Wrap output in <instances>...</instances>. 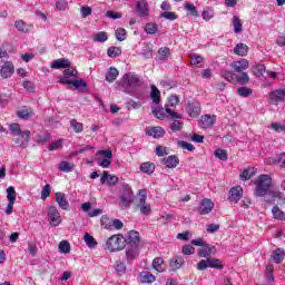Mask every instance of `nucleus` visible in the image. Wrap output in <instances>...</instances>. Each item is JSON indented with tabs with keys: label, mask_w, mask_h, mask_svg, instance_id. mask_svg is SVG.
<instances>
[{
	"label": "nucleus",
	"mask_w": 285,
	"mask_h": 285,
	"mask_svg": "<svg viewBox=\"0 0 285 285\" xmlns=\"http://www.w3.org/2000/svg\"><path fill=\"white\" fill-rule=\"evenodd\" d=\"M256 197H266L268 195L269 198H265L266 204H285L284 194L279 190H271V185L273 184V178L269 175H261L257 180H255Z\"/></svg>",
	"instance_id": "obj_1"
},
{
	"label": "nucleus",
	"mask_w": 285,
	"mask_h": 285,
	"mask_svg": "<svg viewBox=\"0 0 285 285\" xmlns=\"http://www.w3.org/2000/svg\"><path fill=\"white\" fill-rule=\"evenodd\" d=\"M9 132L11 137H20L16 139L17 146L27 148L30 141V130H21V125L13 122L9 125Z\"/></svg>",
	"instance_id": "obj_2"
},
{
	"label": "nucleus",
	"mask_w": 285,
	"mask_h": 285,
	"mask_svg": "<svg viewBox=\"0 0 285 285\" xmlns=\"http://www.w3.org/2000/svg\"><path fill=\"white\" fill-rule=\"evenodd\" d=\"M106 248L110 253H119V250L126 248V238L121 234L112 235L107 239Z\"/></svg>",
	"instance_id": "obj_3"
},
{
	"label": "nucleus",
	"mask_w": 285,
	"mask_h": 285,
	"mask_svg": "<svg viewBox=\"0 0 285 285\" xmlns=\"http://www.w3.org/2000/svg\"><path fill=\"white\" fill-rule=\"evenodd\" d=\"M135 202V193L128 184L122 185V191L120 195L119 206L120 208H130V205Z\"/></svg>",
	"instance_id": "obj_4"
},
{
	"label": "nucleus",
	"mask_w": 285,
	"mask_h": 285,
	"mask_svg": "<svg viewBox=\"0 0 285 285\" xmlns=\"http://www.w3.org/2000/svg\"><path fill=\"white\" fill-rule=\"evenodd\" d=\"M148 195L146 194V189H140L138 191V203L137 208H139L141 215H150L153 213V208L150 204L146 203Z\"/></svg>",
	"instance_id": "obj_5"
},
{
	"label": "nucleus",
	"mask_w": 285,
	"mask_h": 285,
	"mask_svg": "<svg viewBox=\"0 0 285 285\" xmlns=\"http://www.w3.org/2000/svg\"><path fill=\"white\" fill-rule=\"evenodd\" d=\"M153 114L155 115V117L157 119H166V115H169V117H171V119H183V116L180 114H177V111L168 108V106H166L165 109H164V107L154 109Z\"/></svg>",
	"instance_id": "obj_6"
},
{
	"label": "nucleus",
	"mask_w": 285,
	"mask_h": 285,
	"mask_svg": "<svg viewBox=\"0 0 285 285\" xmlns=\"http://www.w3.org/2000/svg\"><path fill=\"white\" fill-rule=\"evenodd\" d=\"M47 216L50 226L57 227L59 226V224H61V214L59 213V209H57L56 206L50 205L47 207Z\"/></svg>",
	"instance_id": "obj_7"
},
{
	"label": "nucleus",
	"mask_w": 285,
	"mask_h": 285,
	"mask_svg": "<svg viewBox=\"0 0 285 285\" xmlns=\"http://www.w3.org/2000/svg\"><path fill=\"white\" fill-rule=\"evenodd\" d=\"M185 110L189 117H199L202 115V105L196 100H188Z\"/></svg>",
	"instance_id": "obj_8"
},
{
	"label": "nucleus",
	"mask_w": 285,
	"mask_h": 285,
	"mask_svg": "<svg viewBox=\"0 0 285 285\" xmlns=\"http://www.w3.org/2000/svg\"><path fill=\"white\" fill-rule=\"evenodd\" d=\"M139 242H141V239L139 238V233L136 230H130L125 239V243L131 248H139Z\"/></svg>",
	"instance_id": "obj_9"
},
{
	"label": "nucleus",
	"mask_w": 285,
	"mask_h": 285,
	"mask_svg": "<svg viewBox=\"0 0 285 285\" xmlns=\"http://www.w3.org/2000/svg\"><path fill=\"white\" fill-rule=\"evenodd\" d=\"M59 83H62L63 86H75L77 89L79 88H88V85L83 79H68V78H59Z\"/></svg>",
	"instance_id": "obj_10"
},
{
	"label": "nucleus",
	"mask_w": 285,
	"mask_h": 285,
	"mask_svg": "<svg viewBox=\"0 0 285 285\" xmlns=\"http://www.w3.org/2000/svg\"><path fill=\"white\" fill-rule=\"evenodd\" d=\"M12 75H14V65L10 61L4 62L0 69V76L2 79H10Z\"/></svg>",
	"instance_id": "obj_11"
},
{
	"label": "nucleus",
	"mask_w": 285,
	"mask_h": 285,
	"mask_svg": "<svg viewBox=\"0 0 285 285\" xmlns=\"http://www.w3.org/2000/svg\"><path fill=\"white\" fill-rule=\"evenodd\" d=\"M124 86L132 87V86H139V76L128 72L125 73L122 77Z\"/></svg>",
	"instance_id": "obj_12"
},
{
	"label": "nucleus",
	"mask_w": 285,
	"mask_h": 285,
	"mask_svg": "<svg viewBox=\"0 0 285 285\" xmlns=\"http://www.w3.org/2000/svg\"><path fill=\"white\" fill-rule=\"evenodd\" d=\"M215 208V204L213 200L205 198L200 203V207L198 209L199 215H208Z\"/></svg>",
	"instance_id": "obj_13"
},
{
	"label": "nucleus",
	"mask_w": 285,
	"mask_h": 285,
	"mask_svg": "<svg viewBox=\"0 0 285 285\" xmlns=\"http://www.w3.org/2000/svg\"><path fill=\"white\" fill-rule=\"evenodd\" d=\"M160 164L166 166V168H177V166H179V157L176 155L165 157L160 159Z\"/></svg>",
	"instance_id": "obj_14"
},
{
	"label": "nucleus",
	"mask_w": 285,
	"mask_h": 285,
	"mask_svg": "<svg viewBox=\"0 0 285 285\" xmlns=\"http://www.w3.org/2000/svg\"><path fill=\"white\" fill-rule=\"evenodd\" d=\"M249 66H250V63L246 59L234 61L230 65L234 72H244V70H248Z\"/></svg>",
	"instance_id": "obj_15"
},
{
	"label": "nucleus",
	"mask_w": 285,
	"mask_h": 285,
	"mask_svg": "<svg viewBox=\"0 0 285 285\" xmlns=\"http://www.w3.org/2000/svg\"><path fill=\"white\" fill-rule=\"evenodd\" d=\"M70 66H72V62H70V60L66 58L56 59L51 62V68L56 70L70 68Z\"/></svg>",
	"instance_id": "obj_16"
},
{
	"label": "nucleus",
	"mask_w": 285,
	"mask_h": 285,
	"mask_svg": "<svg viewBox=\"0 0 285 285\" xmlns=\"http://www.w3.org/2000/svg\"><path fill=\"white\" fill-rule=\"evenodd\" d=\"M217 121V116L215 115H204L200 117L202 128H213Z\"/></svg>",
	"instance_id": "obj_17"
},
{
	"label": "nucleus",
	"mask_w": 285,
	"mask_h": 285,
	"mask_svg": "<svg viewBox=\"0 0 285 285\" xmlns=\"http://www.w3.org/2000/svg\"><path fill=\"white\" fill-rule=\"evenodd\" d=\"M244 195V189L240 186L232 187L229 190V202H235L237 204L238 199H242Z\"/></svg>",
	"instance_id": "obj_18"
},
{
	"label": "nucleus",
	"mask_w": 285,
	"mask_h": 285,
	"mask_svg": "<svg viewBox=\"0 0 285 285\" xmlns=\"http://www.w3.org/2000/svg\"><path fill=\"white\" fill-rule=\"evenodd\" d=\"M285 99V89H277L269 94V100L272 104H279Z\"/></svg>",
	"instance_id": "obj_19"
},
{
	"label": "nucleus",
	"mask_w": 285,
	"mask_h": 285,
	"mask_svg": "<svg viewBox=\"0 0 285 285\" xmlns=\"http://www.w3.org/2000/svg\"><path fill=\"white\" fill-rule=\"evenodd\" d=\"M146 135L154 137V139H159V137H164V135H166V131L161 127H148L146 129Z\"/></svg>",
	"instance_id": "obj_20"
},
{
	"label": "nucleus",
	"mask_w": 285,
	"mask_h": 285,
	"mask_svg": "<svg viewBox=\"0 0 285 285\" xmlns=\"http://www.w3.org/2000/svg\"><path fill=\"white\" fill-rule=\"evenodd\" d=\"M119 181V177L116 175H109L108 171H104L100 178V184H108V186H115Z\"/></svg>",
	"instance_id": "obj_21"
},
{
	"label": "nucleus",
	"mask_w": 285,
	"mask_h": 285,
	"mask_svg": "<svg viewBox=\"0 0 285 285\" xmlns=\"http://www.w3.org/2000/svg\"><path fill=\"white\" fill-rule=\"evenodd\" d=\"M136 10L140 17H148L150 9L148 8V2L146 0H140L136 4Z\"/></svg>",
	"instance_id": "obj_22"
},
{
	"label": "nucleus",
	"mask_w": 285,
	"mask_h": 285,
	"mask_svg": "<svg viewBox=\"0 0 285 285\" xmlns=\"http://www.w3.org/2000/svg\"><path fill=\"white\" fill-rule=\"evenodd\" d=\"M56 202L62 210H68V208H70V204L66 199V194L63 193H56Z\"/></svg>",
	"instance_id": "obj_23"
},
{
	"label": "nucleus",
	"mask_w": 285,
	"mask_h": 285,
	"mask_svg": "<svg viewBox=\"0 0 285 285\" xmlns=\"http://www.w3.org/2000/svg\"><path fill=\"white\" fill-rule=\"evenodd\" d=\"M184 264H185V261H184V257L181 256L173 257L169 262V266L171 271H179V268H181Z\"/></svg>",
	"instance_id": "obj_24"
},
{
	"label": "nucleus",
	"mask_w": 285,
	"mask_h": 285,
	"mask_svg": "<svg viewBox=\"0 0 285 285\" xmlns=\"http://www.w3.org/2000/svg\"><path fill=\"white\" fill-rule=\"evenodd\" d=\"M255 173H257V170L255 169V167H248L246 169H244L240 175H239V179L242 181H248V179H252L253 176L255 175Z\"/></svg>",
	"instance_id": "obj_25"
},
{
	"label": "nucleus",
	"mask_w": 285,
	"mask_h": 285,
	"mask_svg": "<svg viewBox=\"0 0 285 285\" xmlns=\"http://www.w3.org/2000/svg\"><path fill=\"white\" fill-rule=\"evenodd\" d=\"M58 170H60V173H72V170H75V163L62 160L58 165Z\"/></svg>",
	"instance_id": "obj_26"
},
{
	"label": "nucleus",
	"mask_w": 285,
	"mask_h": 285,
	"mask_svg": "<svg viewBox=\"0 0 285 285\" xmlns=\"http://www.w3.org/2000/svg\"><path fill=\"white\" fill-rule=\"evenodd\" d=\"M127 262H132L139 257V247H129L126 250Z\"/></svg>",
	"instance_id": "obj_27"
},
{
	"label": "nucleus",
	"mask_w": 285,
	"mask_h": 285,
	"mask_svg": "<svg viewBox=\"0 0 285 285\" xmlns=\"http://www.w3.org/2000/svg\"><path fill=\"white\" fill-rule=\"evenodd\" d=\"M70 77H72L73 79H78L79 78V71H77L76 68H66L63 70V77H60V79H70Z\"/></svg>",
	"instance_id": "obj_28"
},
{
	"label": "nucleus",
	"mask_w": 285,
	"mask_h": 285,
	"mask_svg": "<svg viewBox=\"0 0 285 285\" xmlns=\"http://www.w3.org/2000/svg\"><path fill=\"white\" fill-rule=\"evenodd\" d=\"M285 252L282 248H277L272 254V259H274L275 264H282L284 262Z\"/></svg>",
	"instance_id": "obj_29"
},
{
	"label": "nucleus",
	"mask_w": 285,
	"mask_h": 285,
	"mask_svg": "<svg viewBox=\"0 0 285 285\" xmlns=\"http://www.w3.org/2000/svg\"><path fill=\"white\" fill-rule=\"evenodd\" d=\"M117 77H119V70H117V68L115 67H110L106 73V81L112 83V81H115Z\"/></svg>",
	"instance_id": "obj_30"
},
{
	"label": "nucleus",
	"mask_w": 285,
	"mask_h": 285,
	"mask_svg": "<svg viewBox=\"0 0 285 285\" xmlns=\"http://www.w3.org/2000/svg\"><path fill=\"white\" fill-rule=\"evenodd\" d=\"M150 97L154 104H159L161 101V91H159V89L155 85H151Z\"/></svg>",
	"instance_id": "obj_31"
},
{
	"label": "nucleus",
	"mask_w": 285,
	"mask_h": 285,
	"mask_svg": "<svg viewBox=\"0 0 285 285\" xmlns=\"http://www.w3.org/2000/svg\"><path fill=\"white\" fill-rule=\"evenodd\" d=\"M32 115H35L32 109L27 107H23L22 109L17 111V117H19V119H28L29 117H32Z\"/></svg>",
	"instance_id": "obj_32"
},
{
	"label": "nucleus",
	"mask_w": 285,
	"mask_h": 285,
	"mask_svg": "<svg viewBox=\"0 0 285 285\" xmlns=\"http://www.w3.org/2000/svg\"><path fill=\"white\" fill-rule=\"evenodd\" d=\"M272 215L274 219H277L278 222H285V213L279 209L277 205L273 207Z\"/></svg>",
	"instance_id": "obj_33"
},
{
	"label": "nucleus",
	"mask_w": 285,
	"mask_h": 285,
	"mask_svg": "<svg viewBox=\"0 0 285 285\" xmlns=\"http://www.w3.org/2000/svg\"><path fill=\"white\" fill-rule=\"evenodd\" d=\"M153 268L157 271V273H164V271H166V268L164 267V258L156 257L153 261Z\"/></svg>",
	"instance_id": "obj_34"
},
{
	"label": "nucleus",
	"mask_w": 285,
	"mask_h": 285,
	"mask_svg": "<svg viewBox=\"0 0 285 285\" xmlns=\"http://www.w3.org/2000/svg\"><path fill=\"white\" fill-rule=\"evenodd\" d=\"M220 75L226 81H229L230 83H237V75L233 73L228 70H222Z\"/></svg>",
	"instance_id": "obj_35"
},
{
	"label": "nucleus",
	"mask_w": 285,
	"mask_h": 285,
	"mask_svg": "<svg viewBox=\"0 0 285 285\" xmlns=\"http://www.w3.org/2000/svg\"><path fill=\"white\" fill-rule=\"evenodd\" d=\"M235 55H238V57H246L248 55V46L244 43H238L234 49Z\"/></svg>",
	"instance_id": "obj_36"
},
{
	"label": "nucleus",
	"mask_w": 285,
	"mask_h": 285,
	"mask_svg": "<svg viewBox=\"0 0 285 285\" xmlns=\"http://www.w3.org/2000/svg\"><path fill=\"white\" fill-rule=\"evenodd\" d=\"M232 23L234 27V32L236 35H239L244 30V27L242 26V20L239 19V17L234 16L232 19Z\"/></svg>",
	"instance_id": "obj_37"
},
{
	"label": "nucleus",
	"mask_w": 285,
	"mask_h": 285,
	"mask_svg": "<svg viewBox=\"0 0 285 285\" xmlns=\"http://www.w3.org/2000/svg\"><path fill=\"white\" fill-rule=\"evenodd\" d=\"M273 271H274L273 265L266 266L265 277L268 285H275V277L273 276Z\"/></svg>",
	"instance_id": "obj_38"
},
{
	"label": "nucleus",
	"mask_w": 285,
	"mask_h": 285,
	"mask_svg": "<svg viewBox=\"0 0 285 285\" xmlns=\"http://www.w3.org/2000/svg\"><path fill=\"white\" fill-rule=\"evenodd\" d=\"M141 173H145L146 175H153L155 173V164L153 163H142L140 165Z\"/></svg>",
	"instance_id": "obj_39"
},
{
	"label": "nucleus",
	"mask_w": 285,
	"mask_h": 285,
	"mask_svg": "<svg viewBox=\"0 0 285 285\" xmlns=\"http://www.w3.org/2000/svg\"><path fill=\"white\" fill-rule=\"evenodd\" d=\"M155 279V275L150 274L149 272L140 273V282H142V284H153Z\"/></svg>",
	"instance_id": "obj_40"
},
{
	"label": "nucleus",
	"mask_w": 285,
	"mask_h": 285,
	"mask_svg": "<svg viewBox=\"0 0 285 285\" xmlns=\"http://www.w3.org/2000/svg\"><path fill=\"white\" fill-rule=\"evenodd\" d=\"M92 41H96L97 43H106V41H108V33H106L105 31L95 33L92 37Z\"/></svg>",
	"instance_id": "obj_41"
},
{
	"label": "nucleus",
	"mask_w": 285,
	"mask_h": 285,
	"mask_svg": "<svg viewBox=\"0 0 285 285\" xmlns=\"http://www.w3.org/2000/svg\"><path fill=\"white\" fill-rule=\"evenodd\" d=\"M184 8H185V10H187V12H188V14H190V17H199L197 7H195V4H193L191 2H185Z\"/></svg>",
	"instance_id": "obj_42"
},
{
	"label": "nucleus",
	"mask_w": 285,
	"mask_h": 285,
	"mask_svg": "<svg viewBox=\"0 0 285 285\" xmlns=\"http://www.w3.org/2000/svg\"><path fill=\"white\" fill-rule=\"evenodd\" d=\"M108 57L110 59H117V57H121V48L119 47H109L107 50Z\"/></svg>",
	"instance_id": "obj_43"
},
{
	"label": "nucleus",
	"mask_w": 285,
	"mask_h": 285,
	"mask_svg": "<svg viewBox=\"0 0 285 285\" xmlns=\"http://www.w3.org/2000/svg\"><path fill=\"white\" fill-rule=\"evenodd\" d=\"M174 121L170 125V130L173 132H179L184 128V121L179 120V118H171Z\"/></svg>",
	"instance_id": "obj_44"
},
{
	"label": "nucleus",
	"mask_w": 285,
	"mask_h": 285,
	"mask_svg": "<svg viewBox=\"0 0 285 285\" xmlns=\"http://www.w3.org/2000/svg\"><path fill=\"white\" fill-rule=\"evenodd\" d=\"M208 266L209 268H216L217 271H222L224 268V264L217 258H208Z\"/></svg>",
	"instance_id": "obj_45"
},
{
	"label": "nucleus",
	"mask_w": 285,
	"mask_h": 285,
	"mask_svg": "<svg viewBox=\"0 0 285 285\" xmlns=\"http://www.w3.org/2000/svg\"><path fill=\"white\" fill-rule=\"evenodd\" d=\"M215 250V247H210L208 245H204L202 249H199L198 255L199 257H209V255H213Z\"/></svg>",
	"instance_id": "obj_46"
},
{
	"label": "nucleus",
	"mask_w": 285,
	"mask_h": 285,
	"mask_svg": "<svg viewBox=\"0 0 285 285\" xmlns=\"http://www.w3.org/2000/svg\"><path fill=\"white\" fill-rule=\"evenodd\" d=\"M252 72L255 75V77H264V72H266V66L256 65L252 68Z\"/></svg>",
	"instance_id": "obj_47"
},
{
	"label": "nucleus",
	"mask_w": 285,
	"mask_h": 285,
	"mask_svg": "<svg viewBox=\"0 0 285 285\" xmlns=\"http://www.w3.org/2000/svg\"><path fill=\"white\" fill-rule=\"evenodd\" d=\"M250 81V77H248L247 72H242L240 75H236V83H240L242 86H246Z\"/></svg>",
	"instance_id": "obj_48"
},
{
	"label": "nucleus",
	"mask_w": 285,
	"mask_h": 285,
	"mask_svg": "<svg viewBox=\"0 0 285 285\" xmlns=\"http://www.w3.org/2000/svg\"><path fill=\"white\" fill-rule=\"evenodd\" d=\"M168 57H170V48L168 47H161L158 50V59L160 61H164L165 59H168Z\"/></svg>",
	"instance_id": "obj_49"
},
{
	"label": "nucleus",
	"mask_w": 285,
	"mask_h": 285,
	"mask_svg": "<svg viewBox=\"0 0 285 285\" xmlns=\"http://www.w3.org/2000/svg\"><path fill=\"white\" fill-rule=\"evenodd\" d=\"M7 199H8V202L13 203V204H14V202H17V190H14L13 186H10L7 189Z\"/></svg>",
	"instance_id": "obj_50"
},
{
	"label": "nucleus",
	"mask_w": 285,
	"mask_h": 285,
	"mask_svg": "<svg viewBox=\"0 0 285 285\" xmlns=\"http://www.w3.org/2000/svg\"><path fill=\"white\" fill-rule=\"evenodd\" d=\"M58 248L60 253L68 255V253H70V243H68V240H61L58 245Z\"/></svg>",
	"instance_id": "obj_51"
},
{
	"label": "nucleus",
	"mask_w": 285,
	"mask_h": 285,
	"mask_svg": "<svg viewBox=\"0 0 285 285\" xmlns=\"http://www.w3.org/2000/svg\"><path fill=\"white\" fill-rule=\"evenodd\" d=\"M70 126L75 130V132H83V124L77 121V119H71L70 120Z\"/></svg>",
	"instance_id": "obj_52"
},
{
	"label": "nucleus",
	"mask_w": 285,
	"mask_h": 285,
	"mask_svg": "<svg viewBox=\"0 0 285 285\" xmlns=\"http://www.w3.org/2000/svg\"><path fill=\"white\" fill-rule=\"evenodd\" d=\"M83 239L89 248H95V246H97V240L90 234L86 233Z\"/></svg>",
	"instance_id": "obj_53"
},
{
	"label": "nucleus",
	"mask_w": 285,
	"mask_h": 285,
	"mask_svg": "<svg viewBox=\"0 0 285 285\" xmlns=\"http://www.w3.org/2000/svg\"><path fill=\"white\" fill-rule=\"evenodd\" d=\"M190 63L191 66H199L204 61V57L197 55V53H191L189 55Z\"/></svg>",
	"instance_id": "obj_54"
},
{
	"label": "nucleus",
	"mask_w": 285,
	"mask_h": 285,
	"mask_svg": "<svg viewBox=\"0 0 285 285\" xmlns=\"http://www.w3.org/2000/svg\"><path fill=\"white\" fill-rule=\"evenodd\" d=\"M157 30V23L149 22L145 26V32L147 35H156Z\"/></svg>",
	"instance_id": "obj_55"
},
{
	"label": "nucleus",
	"mask_w": 285,
	"mask_h": 285,
	"mask_svg": "<svg viewBox=\"0 0 285 285\" xmlns=\"http://www.w3.org/2000/svg\"><path fill=\"white\" fill-rule=\"evenodd\" d=\"M101 226L107 230H112V219L108 218L107 216H102Z\"/></svg>",
	"instance_id": "obj_56"
},
{
	"label": "nucleus",
	"mask_w": 285,
	"mask_h": 285,
	"mask_svg": "<svg viewBox=\"0 0 285 285\" xmlns=\"http://www.w3.org/2000/svg\"><path fill=\"white\" fill-rule=\"evenodd\" d=\"M214 155H215V157H217L222 161H226V159H228V154L224 149H216L214 151Z\"/></svg>",
	"instance_id": "obj_57"
},
{
	"label": "nucleus",
	"mask_w": 285,
	"mask_h": 285,
	"mask_svg": "<svg viewBox=\"0 0 285 285\" xmlns=\"http://www.w3.org/2000/svg\"><path fill=\"white\" fill-rule=\"evenodd\" d=\"M238 95L239 97H250V95H253V89L248 87H239Z\"/></svg>",
	"instance_id": "obj_58"
},
{
	"label": "nucleus",
	"mask_w": 285,
	"mask_h": 285,
	"mask_svg": "<svg viewBox=\"0 0 285 285\" xmlns=\"http://www.w3.org/2000/svg\"><path fill=\"white\" fill-rule=\"evenodd\" d=\"M46 141H50V134H39L37 136V142L40 144V146H43Z\"/></svg>",
	"instance_id": "obj_59"
},
{
	"label": "nucleus",
	"mask_w": 285,
	"mask_h": 285,
	"mask_svg": "<svg viewBox=\"0 0 285 285\" xmlns=\"http://www.w3.org/2000/svg\"><path fill=\"white\" fill-rule=\"evenodd\" d=\"M169 150L167 147H164V146H158L156 147V155L158 157H166V155H169Z\"/></svg>",
	"instance_id": "obj_60"
},
{
	"label": "nucleus",
	"mask_w": 285,
	"mask_h": 285,
	"mask_svg": "<svg viewBox=\"0 0 285 285\" xmlns=\"http://www.w3.org/2000/svg\"><path fill=\"white\" fill-rule=\"evenodd\" d=\"M116 38L118 41H126V29L119 28L116 30Z\"/></svg>",
	"instance_id": "obj_61"
},
{
	"label": "nucleus",
	"mask_w": 285,
	"mask_h": 285,
	"mask_svg": "<svg viewBox=\"0 0 285 285\" xmlns=\"http://www.w3.org/2000/svg\"><path fill=\"white\" fill-rule=\"evenodd\" d=\"M60 148H63V140L62 139H59V140L49 145V150H60Z\"/></svg>",
	"instance_id": "obj_62"
},
{
	"label": "nucleus",
	"mask_w": 285,
	"mask_h": 285,
	"mask_svg": "<svg viewBox=\"0 0 285 285\" xmlns=\"http://www.w3.org/2000/svg\"><path fill=\"white\" fill-rule=\"evenodd\" d=\"M202 14L205 21H210V19H213V17L215 16V12L213 11V9H205Z\"/></svg>",
	"instance_id": "obj_63"
},
{
	"label": "nucleus",
	"mask_w": 285,
	"mask_h": 285,
	"mask_svg": "<svg viewBox=\"0 0 285 285\" xmlns=\"http://www.w3.org/2000/svg\"><path fill=\"white\" fill-rule=\"evenodd\" d=\"M276 164L281 167V168H285V153L278 154L276 156Z\"/></svg>",
	"instance_id": "obj_64"
}]
</instances>
